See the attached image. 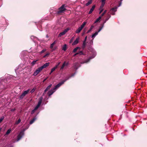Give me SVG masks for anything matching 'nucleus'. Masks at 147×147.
I'll return each instance as SVG.
<instances>
[{
  "instance_id": "nucleus-32",
  "label": "nucleus",
  "mask_w": 147,
  "mask_h": 147,
  "mask_svg": "<svg viewBox=\"0 0 147 147\" xmlns=\"http://www.w3.org/2000/svg\"><path fill=\"white\" fill-rule=\"evenodd\" d=\"M106 12H107V10H105L104 11V12L100 16H102H102H104V15L106 13Z\"/></svg>"
},
{
  "instance_id": "nucleus-48",
  "label": "nucleus",
  "mask_w": 147,
  "mask_h": 147,
  "mask_svg": "<svg viewBox=\"0 0 147 147\" xmlns=\"http://www.w3.org/2000/svg\"><path fill=\"white\" fill-rule=\"evenodd\" d=\"M108 14H107V16H108L107 18H109V16L108 15Z\"/></svg>"
},
{
  "instance_id": "nucleus-13",
  "label": "nucleus",
  "mask_w": 147,
  "mask_h": 147,
  "mask_svg": "<svg viewBox=\"0 0 147 147\" xmlns=\"http://www.w3.org/2000/svg\"><path fill=\"white\" fill-rule=\"evenodd\" d=\"M102 27L100 28L98 30V32H96L95 33L93 34L92 36V38H94V37L96 36L98 34V33L100 32L101 30H102Z\"/></svg>"
},
{
  "instance_id": "nucleus-6",
  "label": "nucleus",
  "mask_w": 147,
  "mask_h": 147,
  "mask_svg": "<svg viewBox=\"0 0 147 147\" xmlns=\"http://www.w3.org/2000/svg\"><path fill=\"white\" fill-rule=\"evenodd\" d=\"M69 28H67L65 30L63 31V32H61L59 34L58 36L59 37H61L62 36L64 35L69 30Z\"/></svg>"
},
{
  "instance_id": "nucleus-51",
  "label": "nucleus",
  "mask_w": 147,
  "mask_h": 147,
  "mask_svg": "<svg viewBox=\"0 0 147 147\" xmlns=\"http://www.w3.org/2000/svg\"><path fill=\"white\" fill-rule=\"evenodd\" d=\"M74 75H72V76H74Z\"/></svg>"
},
{
  "instance_id": "nucleus-5",
  "label": "nucleus",
  "mask_w": 147,
  "mask_h": 147,
  "mask_svg": "<svg viewBox=\"0 0 147 147\" xmlns=\"http://www.w3.org/2000/svg\"><path fill=\"white\" fill-rule=\"evenodd\" d=\"M24 131H22L20 132L18 136L17 141H18L21 138L22 136L24 135Z\"/></svg>"
},
{
  "instance_id": "nucleus-23",
  "label": "nucleus",
  "mask_w": 147,
  "mask_h": 147,
  "mask_svg": "<svg viewBox=\"0 0 147 147\" xmlns=\"http://www.w3.org/2000/svg\"><path fill=\"white\" fill-rule=\"evenodd\" d=\"M36 118H34L32 120H31L30 122V124H32L36 120Z\"/></svg>"
},
{
  "instance_id": "nucleus-34",
  "label": "nucleus",
  "mask_w": 147,
  "mask_h": 147,
  "mask_svg": "<svg viewBox=\"0 0 147 147\" xmlns=\"http://www.w3.org/2000/svg\"><path fill=\"white\" fill-rule=\"evenodd\" d=\"M36 89L34 88H33L30 91L31 93H33L35 90Z\"/></svg>"
},
{
  "instance_id": "nucleus-22",
  "label": "nucleus",
  "mask_w": 147,
  "mask_h": 147,
  "mask_svg": "<svg viewBox=\"0 0 147 147\" xmlns=\"http://www.w3.org/2000/svg\"><path fill=\"white\" fill-rule=\"evenodd\" d=\"M86 22H84L83 23V24L81 25V26L80 27L82 29L84 27L85 25L86 24Z\"/></svg>"
},
{
  "instance_id": "nucleus-30",
  "label": "nucleus",
  "mask_w": 147,
  "mask_h": 147,
  "mask_svg": "<svg viewBox=\"0 0 147 147\" xmlns=\"http://www.w3.org/2000/svg\"><path fill=\"white\" fill-rule=\"evenodd\" d=\"M78 64V63H76L74 64V67L75 69H77L78 68V67L77 66H76V65H77Z\"/></svg>"
},
{
  "instance_id": "nucleus-20",
  "label": "nucleus",
  "mask_w": 147,
  "mask_h": 147,
  "mask_svg": "<svg viewBox=\"0 0 147 147\" xmlns=\"http://www.w3.org/2000/svg\"><path fill=\"white\" fill-rule=\"evenodd\" d=\"M11 131V128L9 129L6 132V134L5 135V136L6 135H7L9 134L10 133Z\"/></svg>"
},
{
  "instance_id": "nucleus-7",
  "label": "nucleus",
  "mask_w": 147,
  "mask_h": 147,
  "mask_svg": "<svg viewBox=\"0 0 147 147\" xmlns=\"http://www.w3.org/2000/svg\"><path fill=\"white\" fill-rule=\"evenodd\" d=\"M68 65V62H66V61H64L63 64H62V65L60 67V69L61 70H63L64 69V67L67 66Z\"/></svg>"
},
{
  "instance_id": "nucleus-40",
  "label": "nucleus",
  "mask_w": 147,
  "mask_h": 147,
  "mask_svg": "<svg viewBox=\"0 0 147 147\" xmlns=\"http://www.w3.org/2000/svg\"><path fill=\"white\" fill-rule=\"evenodd\" d=\"M86 45V42L85 41H84L83 42V46L84 47H85Z\"/></svg>"
},
{
  "instance_id": "nucleus-45",
  "label": "nucleus",
  "mask_w": 147,
  "mask_h": 147,
  "mask_svg": "<svg viewBox=\"0 0 147 147\" xmlns=\"http://www.w3.org/2000/svg\"><path fill=\"white\" fill-rule=\"evenodd\" d=\"M47 78H46V79H45L43 80V82H45V81L47 80Z\"/></svg>"
},
{
  "instance_id": "nucleus-35",
  "label": "nucleus",
  "mask_w": 147,
  "mask_h": 147,
  "mask_svg": "<svg viewBox=\"0 0 147 147\" xmlns=\"http://www.w3.org/2000/svg\"><path fill=\"white\" fill-rule=\"evenodd\" d=\"M50 55V53H47V54H45L43 57L44 58H45V57H47V56H48L49 55Z\"/></svg>"
},
{
  "instance_id": "nucleus-29",
  "label": "nucleus",
  "mask_w": 147,
  "mask_h": 147,
  "mask_svg": "<svg viewBox=\"0 0 147 147\" xmlns=\"http://www.w3.org/2000/svg\"><path fill=\"white\" fill-rule=\"evenodd\" d=\"M93 27H94L93 26H91L90 29L88 31L87 33H88L90 32L91 31V30L93 28Z\"/></svg>"
},
{
  "instance_id": "nucleus-15",
  "label": "nucleus",
  "mask_w": 147,
  "mask_h": 147,
  "mask_svg": "<svg viewBox=\"0 0 147 147\" xmlns=\"http://www.w3.org/2000/svg\"><path fill=\"white\" fill-rule=\"evenodd\" d=\"M49 63H45V64H44L42 66H41L40 67L42 69L46 68L49 65Z\"/></svg>"
},
{
  "instance_id": "nucleus-21",
  "label": "nucleus",
  "mask_w": 147,
  "mask_h": 147,
  "mask_svg": "<svg viewBox=\"0 0 147 147\" xmlns=\"http://www.w3.org/2000/svg\"><path fill=\"white\" fill-rule=\"evenodd\" d=\"M82 30V29L80 27L77 30H76V32L77 33H79Z\"/></svg>"
},
{
  "instance_id": "nucleus-46",
  "label": "nucleus",
  "mask_w": 147,
  "mask_h": 147,
  "mask_svg": "<svg viewBox=\"0 0 147 147\" xmlns=\"http://www.w3.org/2000/svg\"><path fill=\"white\" fill-rule=\"evenodd\" d=\"M14 109H11V111H14Z\"/></svg>"
},
{
  "instance_id": "nucleus-1",
  "label": "nucleus",
  "mask_w": 147,
  "mask_h": 147,
  "mask_svg": "<svg viewBox=\"0 0 147 147\" xmlns=\"http://www.w3.org/2000/svg\"><path fill=\"white\" fill-rule=\"evenodd\" d=\"M30 91V89H29L27 90L24 91L22 94L21 95L20 97V98L22 99L26 94H28Z\"/></svg>"
},
{
  "instance_id": "nucleus-18",
  "label": "nucleus",
  "mask_w": 147,
  "mask_h": 147,
  "mask_svg": "<svg viewBox=\"0 0 147 147\" xmlns=\"http://www.w3.org/2000/svg\"><path fill=\"white\" fill-rule=\"evenodd\" d=\"M55 44V41L53 43H52V44H51V45L50 46V48L51 49H53V50H52L53 51H54V50H55V48L53 49V46Z\"/></svg>"
},
{
  "instance_id": "nucleus-44",
  "label": "nucleus",
  "mask_w": 147,
  "mask_h": 147,
  "mask_svg": "<svg viewBox=\"0 0 147 147\" xmlns=\"http://www.w3.org/2000/svg\"><path fill=\"white\" fill-rule=\"evenodd\" d=\"M87 38V36H86L85 38V39H84V41H85L86 42V40Z\"/></svg>"
},
{
  "instance_id": "nucleus-33",
  "label": "nucleus",
  "mask_w": 147,
  "mask_h": 147,
  "mask_svg": "<svg viewBox=\"0 0 147 147\" xmlns=\"http://www.w3.org/2000/svg\"><path fill=\"white\" fill-rule=\"evenodd\" d=\"M82 54V52L81 51H80L79 53H76L75 54L74 56H75L78 54H80L81 55V54Z\"/></svg>"
},
{
  "instance_id": "nucleus-37",
  "label": "nucleus",
  "mask_w": 147,
  "mask_h": 147,
  "mask_svg": "<svg viewBox=\"0 0 147 147\" xmlns=\"http://www.w3.org/2000/svg\"><path fill=\"white\" fill-rule=\"evenodd\" d=\"M108 15L109 16V18H107L105 20V22H104L105 23L106 22L107 20H108L111 17V16H110V15L109 14H108Z\"/></svg>"
},
{
  "instance_id": "nucleus-17",
  "label": "nucleus",
  "mask_w": 147,
  "mask_h": 147,
  "mask_svg": "<svg viewBox=\"0 0 147 147\" xmlns=\"http://www.w3.org/2000/svg\"><path fill=\"white\" fill-rule=\"evenodd\" d=\"M52 86V84H51L49 86H48L46 88L44 92L43 93V94H44L49 89H50V88H51Z\"/></svg>"
},
{
  "instance_id": "nucleus-19",
  "label": "nucleus",
  "mask_w": 147,
  "mask_h": 147,
  "mask_svg": "<svg viewBox=\"0 0 147 147\" xmlns=\"http://www.w3.org/2000/svg\"><path fill=\"white\" fill-rule=\"evenodd\" d=\"M57 68V66H55L52 69L50 74H51L55 69Z\"/></svg>"
},
{
  "instance_id": "nucleus-38",
  "label": "nucleus",
  "mask_w": 147,
  "mask_h": 147,
  "mask_svg": "<svg viewBox=\"0 0 147 147\" xmlns=\"http://www.w3.org/2000/svg\"><path fill=\"white\" fill-rule=\"evenodd\" d=\"M4 118V117L3 116H2L1 117V118H0V123L1 122L2 120Z\"/></svg>"
},
{
  "instance_id": "nucleus-31",
  "label": "nucleus",
  "mask_w": 147,
  "mask_h": 147,
  "mask_svg": "<svg viewBox=\"0 0 147 147\" xmlns=\"http://www.w3.org/2000/svg\"><path fill=\"white\" fill-rule=\"evenodd\" d=\"M37 61H38L37 60H36L34 61H33L31 63V64H32V65H35V64H36V62Z\"/></svg>"
},
{
  "instance_id": "nucleus-16",
  "label": "nucleus",
  "mask_w": 147,
  "mask_h": 147,
  "mask_svg": "<svg viewBox=\"0 0 147 147\" xmlns=\"http://www.w3.org/2000/svg\"><path fill=\"white\" fill-rule=\"evenodd\" d=\"M96 55H94L93 57H90L88 59L86 60L84 62H83L82 63H86L89 62L90 60L91 59H92L94 58L95 56Z\"/></svg>"
},
{
  "instance_id": "nucleus-14",
  "label": "nucleus",
  "mask_w": 147,
  "mask_h": 147,
  "mask_svg": "<svg viewBox=\"0 0 147 147\" xmlns=\"http://www.w3.org/2000/svg\"><path fill=\"white\" fill-rule=\"evenodd\" d=\"M95 5H94L92 6V7L90 9V10L89 11V12L88 13L89 14H91V13H92V11L94 10V8H95Z\"/></svg>"
},
{
  "instance_id": "nucleus-24",
  "label": "nucleus",
  "mask_w": 147,
  "mask_h": 147,
  "mask_svg": "<svg viewBox=\"0 0 147 147\" xmlns=\"http://www.w3.org/2000/svg\"><path fill=\"white\" fill-rule=\"evenodd\" d=\"M101 18H102V16L99 17V18L96 20L94 22V23H97V22H98L101 19Z\"/></svg>"
},
{
  "instance_id": "nucleus-50",
  "label": "nucleus",
  "mask_w": 147,
  "mask_h": 147,
  "mask_svg": "<svg viewBox=\"0 0 147 147\" xmlns=\"http://www.w3.org/2000/svg\"><path fill=\"white\" fill-rule=\"evenodd\" d=\"M121 3L120 4L119 6L121 5Z\"/></svg>"
},
{
  "instance_id": "nucleus-3",
  "label": "nucleus",
  "mask_w": 147,
  "mask_h": 147,
  "mask_svg": "<svg viewBox=\"0 0 147 147\" xmlns=\"http://www.w3.org/2000/svg\"><path fill=\"white\" fill-rule=\"evenodd\" d=\"M42 70V69L40 67L38 68L34 73L33 75L34 76L37 75Z\"/></svg>"
},
{
  "instance_id": "nucleus-10",
  "label": "nucleus",
  "mask_w": 147,
  "mask_h": 147,
  "mask_svg": "<svg viewBox=\"0 0 147 147\" xmlns=\"http://www.w3.org/2000/svg\"><path fill=\"white\" fill-rule=\"evenodd\" d=\"M117 7H115L114 8H113L110 10L111 13L112 15H114V12L117 11Z\"/></svg>"
},
{
  "instance_id": "nucleus-42",
  "label": "nucleus",
  "mask_w": 147,
  "mask_h": 147,
  "mask_svg": "<svg viewBox=\"0 0 147 147\" xmlns=\"http://www.w3.org/2000/svg\"><path fill=\"white\" fill-rule=\"evenodd\" d=\"M105 0H101L102 3H105Z\"/></svg>"
},
{
  "instance_id": "nucleus-12",
  "label": "nucleus",
  "mask_w": 147,
  "mask_h": 147,
  "mask_svg": "<svg viewBox=\"0 0 147 147\" xmlns=\"http://www.w3.org/2000/svg\"><path fill=\"white\" fill-rule=\"evenodd\" d=\"M80 39V38L79 37L77 38L76 39V40L74 41V42L72 44V45H74L77 44L79 42Z\"/></svg>"
},
{
  "instance_id": "nucleus-36",
  "label": "nucleus",
  "mask_w": 147,
  "mask_h": 147,
  "mask_svg": "<svg viewBox=\"0 0 147 147\" xmlns=\"http://www.w3.org/2000/svg\"><path fill=\"white\" fill-rule=\"evenodd\" d=\"M108 15L109 16V18H107L105 20V22H104L105 23L106 22L107 20H108L111 17V16H110V15L109 14H108Z\"/></svg>"
},
{
  "instance_id": "nucleus-26",
  "label": "nucleus",
  "mask_w": 147,
  "mask_h": 147,
  "mask_svg": "<svg viewBox=\"0 0 147 147\" xmlns=\"http://www.w3.org/2000/svg\"><path fill=\"white\" fill-rule=\"evenodd\" d=\"M92 3V0H90L89 1L88 3H87L86 4V6H88L90 4H91Z\"/></svg>"
},
{
  "instance_id": "nucleus-11",
  "label": "nucleus",
  "mask_w": 147,
  "mask_h": 147,
  "mask_svg": "<svg viewBox=\"0 0 147 147\" xmlns=\"http://www.w3.org/2000/svg\"><path fill=\"white\" fill-rule=\"evenodd\" d=\"M55 89H54L53 88V89H52L50 90V91H49L48 93V96H50L52 94H53V93L55 92Z\"/></svg>"
},
{
  "instance_id": "nucleus-9",
  "label": "nucleus",
  "mask_w": 147,
  "mask_h": 147,
  "mask_svg": "<svg viewBox=\"0 0 147 147\" xmlns=\"http://www.w3.org/2000/svg\"><path fill=\"white\" fill-rule=\"evenodd\" d=\"M65 81H63L61 82H60L57 84V85H56L55 87L54 88V89H55V90L59 88L60 86H61L62 84H63Z\"/></svg>"
},
{
  "instance_id": "nucleus-49",
  "label": "nucleus",
  "mask_w": 147,
  "mask_h": 147,
  "mask_svg": "<svg viewBox=\"0 0 147 147\" xmlns=\"http://www.w3.org/2000/svg\"><path fill=\"white\" fill-rule=\"evenodd\" d=\"M92 43H93V40H92Z\"/></svg>"
},
{
  "instance_id": "nucleus-43",
  "label": "nucleus",
  "mask_w": 147,
  "mask_h": 147,
  "mask_svg": "<svg viewBox=\"0 0 147 147\" xmlns=\"http://www.w3.org/2000/svg\"><path fill=\"white\" fill-rule=\"evenodd\" d=\"M61 63V62H59L58 63V64L57 65H56V66H57V67H58V66H59V65Z\"/></svg>"
},
{
  "instance_id": "nucleus-39",
  "label": "nucleus",
  "mask_w": 147,
  "mask_h": 147,
  "mask_svg": "<svg viewBox=\"0 0 147 147\" xmlns=\"http://www.w3.org/2000/svg\"><path fill=\"white\" fill-rule=\"evenodd\" d=\"M46 50L45 49H44L43 50H42L41 52H40V53H43L44 52H45L46 51Z\"/></svg>"
},
{
  "instance_id": "nucleus-8",
  "label": "nucleus",
  "mask_w": 147,
  "mask_h": 147,
  "mask_svg": "<svg viewBox=\"0 0 147 147\" xmlns=\"http://www.w3.org/2000/svg\"><path fill=\"white\" fill-rule=\"evenodd\" d=\"M105 3H102L101 5L100 6V8L99 9L100 10L99 14H100L103 10V7L104 6Z\"/></svg>"
},
{
  "instance_id": "nucleus-47",
  "label": "nucleus",
  "mask_w": 147,
  "mask_h": 147,
  "mask_svg": "<svg viewBox=\"0 0 147 147\" xmlns=\"http://www.w3.org/2000/svg\"><path fill=\"white\" fill-rule=\"evenodd\" d=\"M1 129H2V128H0V132L1 131Z\"/></svg>"
},
{
  "instance_id": "nucleus-52",
  "label": "nucleus",
  "mask_w": 147,
  "mask_h": 147,
  "mask_svg": "<svg viewBox=\"0 0 147 147\" xmlns=\"http://www.w3.org/2000/svg\"><path fill=\"white\" fill-rule=\"evenodd\" d=\"M66 80H66L65 81H65Z\"/></svg>"
},
{
  "instance_id": "nucleus-41",
  "label": "nucleus",
  "mask_w": 147,
  "mask_h": 147,
  "mask_svg": "<svg viewBox=\"0 0 147 147\" xmlns=\"http://www.w3.org/2000/svg\"><path fill=\"white\" fill-rule=\"evenodd\" d=\"M35 110H34V109L31 112V114H33L34 112L35 111Z\"/></svg>"
},
{
  "instance_id": "nucleus-27",
  "label": "nucleus",
  "mask_w": 147,
  "mask_h": 147,
  "mask_svg": "<svg viewBox=\"0 0 147 147\" xmlns=\"http://www.w3.org/2000/svg\"><path fill=\"white\" fill-rule=\"evenodd\" d=\"M67 46L66 44L64 45L63 46L62 48V50H63L65 51L66 50Z\"/></svg>"
},
{
  "instance_id": "nucleus-2",
  "label": "nucleus",
  "mask_w": 147,
  "mask_h": 147,
  "mask_svg": "<svg viewBox=\"0 0 147 147\" xmlns=\"http://www.w3.org/2000/svg\"><path fill=\"white\" fill-rule=\"evenodd\" d=\"M42 97H41L39 99V101L38 102V104L35 107L34 109V110H35L36 111L40 107V105L41 104V103L42 102Z\"/></svg>"
},
{
  "instance_id": "nucleus-25",
  "label": "nucleus",
  "mask_w": 147,
  "mask_h": 147,
  "mask_svg": "<svg viewBox=\"0 0 147 147\" xmlns=\"http://www.w3.org/2000/svg\"><path fill=\"white\" fill-rule=\"evenodd\" d=\"M78 49H80V48L78 47L74 49L73 52L74 53L76 52Z\"/></svg>"
},
{
  "instance_id": "nucleus-4",
  "label": "nucleus",
  "mask_w": 147,
  "mask_h": 147,
  "mask_svg": "<svg viewBox=\"0 0 147 147\" xmlns=\"http://www.w3.org/2000/svg\"><path fill=\"white\" fill-rule=\"evenodd\" d=\"M65 5H63L61 6L59 8V11H58V13H59L64 11L66 9L64 8Z\"/></svg>"
},
{
  "instance_id": "nucleus-28",
  "label": "nucleus",
  "mask_w": 147,
  "mask_h": 147,
  "mask_svg": "<svg viewBox=\"0 0 147 147\" xmlns=\"http://www.w3.org/2000/svg\"><path fill=\"white\" fill-rule=\"evenodd\" d=\"M21 121V120L20 119H19L17 121H16V122L15 124H16V125L18 124L19 123H20Z\"/></svg>"
}]
</instances>
